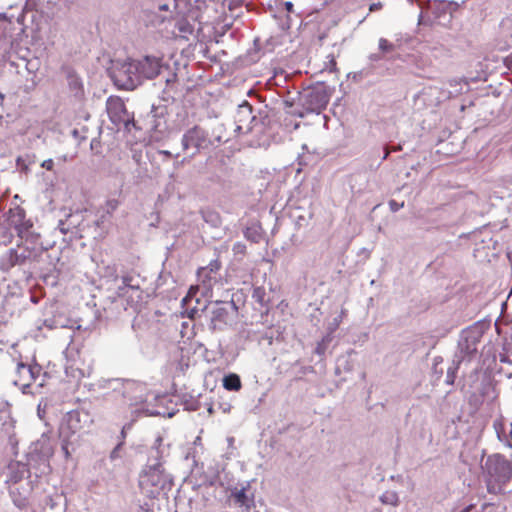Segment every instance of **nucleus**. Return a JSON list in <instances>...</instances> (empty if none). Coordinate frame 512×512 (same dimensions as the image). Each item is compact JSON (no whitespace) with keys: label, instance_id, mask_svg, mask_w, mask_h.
<instances>
[{"label":"nucleus","instance_id":"4","mask_svg":"<svg viewBox=\"0 0 512 512\" xmlns=\"http://www.w3.org/2000/svg\"><path fill=\"white\" fill-rule=\"evenodd\" d=\"M40 373L41 367L38 365L19 363L13 382L24 394L31 393L30 388Z\"/></svg>","mask_w":512,"mask_h":512},{"label":"nucleus","instance_id":"18","mask_svg":"<svg viewBox=\"0 0 512 512\" xmlns=\"http://www.w3.org/2000/svg\"><path fill=\"white\" fill-rule=\"evenodd\" d=\"M246 249V245L243 242H236L232 248L235 255L241 256H244L246 254Z\"/></svg>","mask_w":512,"mask_h":512},{"label":"nucleus","instance_id":"29","mask_svg":"<svg viewBox=\"0 0 512 512\" xmlns=\"http://www.w3.org/2000/svg\"><path fill=\"white\" fill-rule=\"evenodd\" d=\"M284 7L287 12H289V13L293 12V3L292 2H289V1L285 2Z\"/></svg>","mask_w":512,"mask_h":512},{"label":"nucleus","instance_id":"11","mask_svg":"<svg viewBox=\"0 0 512 512\" xmlns=\"http://www.w3.org/2000/svg\"><path fill=\"white\" fill-rule=\"evenodd\" d=\"M161 465L156 464L154 466H150L147 471H145L144 475L141 478V484L145 482H151L153 485L158 483L161 474Z\"/></svg>","mask_w":512,"mask_h":512},{"label":"nucleus","instance_id":"26","mask_svg":"<svg viewBox=\"0 0 512 512\" xmlns=\"http://www.w3.org/2000/svg\"><path fill=\"white\" fill-rule=\"evenodd\" d=\"M53 166H54V162L52 159L45 160L42 163V167L47 170H52Z\"/></svg>","mask_w":512,"mask_h":512},{"label":"nucleus","instance_id":"2","mask_svg":"<svg viewBox=\"0 0 512 512\" xmlns=\"http://www.w3.org/2000/svg\"><path fill=\"white\" fill-rule=\"evenodd\" d=\"M181 144L183 151H191V156H195L202 150L208 149L211 140L203 128L194 126L183 134Z\"/></svg>","mask_w":512,"mask_h":512},{"label":"nucleus","instance_id":"15","mask_svg":"<svg viewBox=\"0 0 512 512\" xmlns=\"http://www.w3.org/2000/svg\"><path fill=\"white\" fill-rule=\"evenodd\" d=\"M381 501L385 504L396 506L398 504V496L394 492H386L381 496Z\"/></svg>","mask_w":512,"mask_h":512},{"label":"nucleus","instance_id":"34","mask_svg":"<svg viewBox=\"0 0 512 512\" xmlns=\"http://www.w3.org/2000/svg\"><path fill=\"white\" fill-rule=\"evenodd\" d=\"M488 488H489L490 491L491 490H493V491L496 490L495 486L491 485L490 483L488 484Z\"/></svg>","mask_w":512,"mask_h":512},{"label":"nucleus","instance_id":"6","mask_svg":"<svg viewBox=\"0 0 512 512\" xmlns=\"http://www.w3.org/2000/svg\"><path fill=\"white\" fill-rule=\"evenodd\" d=\"M106 110L110 120L116 125H127L131 120L125 103L119 96H110L107 99Z\"/></svg>","mask_w":512,"mask_h":512},{"label":"nucleus","instance_id":"28","mask_svg":"<svg viewBox=\"0 0 512 512\" xmlns=\"http://www.w3.org/2000/svg\"><path fill=\"white\" fill-rule=\"evenodd\" d=\"M381 8H382V4L380 2H378V3L371 4L369 10L375 11V10H379Z\"/></svg>","mask_w":512,"mask_h":512},{"label":"nucleus","instance_id":"23","mask_svg":"<svg viewBox=\"0 0 512 512\" xmlns=\"http://www.w3.org/2000/svg\"><path fill=\"white\" fill-rule=\"evenodd\" d=\"M123 445V442H120L110 453V459L115 460L120 457L119 451Z\"/></svg>","mask_w":512,"mask_h":512},{"label":"nucleus","instance_id":"16","mask_svg":"<svg viewBox=\"0 0 512 512\" xmlns=\"http://www.w3.org/2000/svg\"><path fill=\"white\" fill-rule=\"evenodd\" d=\"M118 206H119V201L117 199H109L106 201V203L104 205V209H105L106 213L109 216H111L116 211Z\"/></svg>","mask_w":512,"mask_h":512},{"label":"nucleus","instance_id":"5","mask_svg":"<svg viewBox=\"0 0 512 512\" xmlns=\"http://www.w3.org/2000/svg\"><path fill=\"white\" fill-rule=\"evenodd\" d=\"M228 492V501L242 512H250L255 507L254 493L248 483L229 488Z\"/></svg>","mask_w":512,"mask_h":512},{"label":"nucleus","instance_id":"37","mask_svg":"<svg viewBox=\"0 0 512 512\" xmlns=\"http://www.w3.org/2000/svg\"><path fill=\"white\" fill-rule=\"evenodd\" d=\"M167 416L172 417L174 414L172 412L167 413Z\"/></svg>","mask_w":512,"mask_h":512},{"label":"nucleus","instance_id":"36","mask_svg":"<svg viewBox=\"0 0 512 512\" xmlns=\"http://www.w3.org/2000/svg\"><path fill=\"white\" fill-rule=\"evenodd\" d=\"M19 216L24 217V212H23V210H20V211H19Z\"/></svg>","mask_w":512,"mask_h":512},{"label":"nucleus","instance_id":"22","mask_svg":"<svg viewBox=\"0 0 512 512\" xmlns=\"http://www.w3.org/2000/svg\"><path fill=\"white\" fill-rule=\"evenodd\" d=\"M11 406L6 400H0V413L10 414Z\"/></svg>","mask_w":512,"mask_h":512},{"label":"nucleus","instance_id":"25","mask_svg":"<svg viewBox=\"0 0 512 512\" xmlns=\"http://www.w3.org/2000/svg\"><path fill=\"white\" fill-rule=\"evenodd\" d=\"M201 279V282L204 285H207L208 287H211V277L209 276V273H206L202 277H199Z\"/></svg>","mask_w":512,"mask_h":512},{"label":"nucleus","instance_id":"1","mask_svg":"<svg viewBox=\"0 0 512 512\" xmlns=\"http://www.w3.org/2000/svg\"><path fill=\"white\" fill-rule=\"evenodd\" d=\"M115 85L123 90H133L140 83L139 70L135 65V60L127 61L117 67L112 74Z\"/></svg>","mask_w":512,"mask_h":512},{"label":"nucleus","instance_id":"27","mask_svg":"<svg viewBox=\"0 0 512 512\" xmlns=\"http://www.w3.org/2000/svg\"><path fill=\"white\" fill-rule=\"evenodd\" d=\"M62 450L65 454V458L68 459L70 457V451L68 449V441L65 440L64 443L62 444Z\"/></svg>","mask_w":512,"mask_h":512},{"label":"nucleus","instance_id":"10","mask_svg":"<svg viewBox=\"0 0 512 512\" xmlns=\"http://www.w3.org/2000/svg\"><path fill=\"white\" fill-rule=\"evenodd\" d=\"M228 311L224 307L217 306L212 311L211 324L214 329L219 328L221 324L226 323Z\"/></svg>","mask_w":512,"mask_h":512},{"label":"nucleus","instance_id":"7","mask_svg":"<svg viewBox=\"0 0 512 512\" xmlns=\"http://www.w3.org/2000/svg\"><path fill=\"white\" fill-rule=\"evenodd\" d=\"M135 65L139 70L140 80L154 79L160 74L162 59L155 56H145L140 60H135Z\"/></svg>","mask_w":512,"mask_h":512},{"label":"nucleus","instance_id":"19","mask_svg":"<svg viewBox=\"0 0 512 512\" xmlns=\"http://www.w3.org/2000/svg\"><path fill=\"white\" fill-rule=\"evenodd\" d=\"M482 396H483V390L481 388L479 394L474 393L470 397V399H469L470 404L475 406V407H478V406L482 405Z\"/></svg>","mask_w":512,"mask_h":512},{"label":"nucleus","instance_id":"3","mask_svg":"<svg viewBox=\"0 0 512 512\" xmlns=\"http://www.w3.org/2000/svg\"><path fill=\"white\" fill-rule=\"evenodd\" d=\"M491 481L499 485L506 484L512 477V465L501 455H493L486 462Z\"/></svg>","mask_w":512,"mask_h":512},{"label":"nucleus","instance_id":"39","mask_svg":"<svg viewBox=\"0 0 512 512\" xmlns=\"http://www.w3.org/2000/svg\"><path fill=\"white\" fill-rule=\"evenodd\" d=\"M510 437L512 438V423H511Z\"/></svg>","mask_w":512,"mask_h":512},{"label":"nucleus","instance_id":"35","mask_svg":"<svg viewBox=\"0 0 512 512\" xmlns=\"http://www.w3.org/2000/svg\"><path fill=\"white\" fill-rule=\"evenodd\" d=\"M159 415H160V413H158V412H157V413H152V414H150L149 416L156 417V416H159Z\"/></svg>","mask_w":512,"mask_h":512},{"label":"nucleus","instance_id":"32","mask_svg":"<svg viewBox=\"0 0 512 512\" xmlns=\"http://www.w3.org/2000/svg\"><path fill=\"white\" fill-rule=\"evenodd\" d=\"M473 510H474L473 506H468L462 512H474Z\"/></svg>","mask_w":512,"mask_h":512},{"label":"nucleus","instance_id":"38","mask_svg":"<svg viewBox=\"0 0 512 512\" xmlns=\"http://www.w3.org/2000/svg\"><path fill=\"white\" fill-rule=\"evenodd\" d=\"M399 149H401V147H400V146L395 147L393 150H394V151H396V150H399Z\"/></svg>","mask_w":512,"mask_h":512},{"label":"nucleus","instance_id":"21","mask_svg":"<svg viewBox=\"0 0 512 512\" xmlns=\"http://www.w3.org/2000/svg\"><path fill=\"white\" fill-rule=\"evenodd\" d=\"M197 291H198L197 286H191L187 295L182 300L183 305H185L190 298L194 297L196 295Z\"/></svg>","mask_w":512,"mask_h":512},{"label":"nucleus","instance_id":"40","mask_svg":"<svg viewBox=\"0 0 512 512\" xmlns=\"http://www.w3.org/2000/svg\"><path fill=\"white\" fill-rule=\"evenodd\" d=\"M485 390H491L490 386L485 387Z\"/></svg>","mask_w":512,"mask_h":512},{"label":"nucleus","instance_id":"9","mask_svg":"<svg viewBox=\"0 0 512 512\" xmlns=\"http://www.w3.org/2000/svg\"><path fill=\"white\" fill-rule=\"evenodd\" d=\"M223 387L228 391H239L242 388L240 376L236 373H229L222 380Z\"/></svg>","mask_w":512,"mask_h":512},{"label":"nucleus","instance_id":"20","mask_svg":"<svg viewBox=\"0 0 512 512\" xmlns=\"http://www.w3.org/2000/svg\"><path fill=\"white\" fill-rule=\"evenodd\" d=\"M244 236L246 239L252 241V242H258L259 240V234L256 233V232H253L251 228H247L245 231H244Z\"/></svg>","mask_w":512,"mask_h":512},{"label":"nucleus","instance_id":"17","mask_svg":"<svg viewBox=\"0 0 512 512\" xmlns=\"http://www.w3.org/2000/svg\"><path fill=\"white\" fill-rule=\"evenodd\" d=\"M78 422H79V418H73V417L68 418L66 424H61V426H60V434L63 437H65L66 430L69 427H72L74 423H78Z\"/></svg>","mask_w":512,"mask_h":512},{"label":"nucleus","instance_id":"14","mask_svg":"<svg viewBox=\"0 0 512 512\" xmlns=\"http://www.w3.org/2000/svg\"><path fill=\"white\" fill-rule=\"evenodd\" d=\"M378 47L382 53H390L395 50V45L385 38L379 39Z\"/></svg>","mask_w":512,"mask_h":512},{"label":"nucleus","instance_id":"13","mask_svg":"<svg viewBox=\"0 0 512 512\" xmlns=\"http://www.w3.org/2000/svg\"><path fill=\"white\" fill-rule=\"evenodd\" d=\"M177 29L183 37L193 33V26L186 20L179 21L177 23Z\"/></svg>","mask_w":512,"mask_h":512},{"label":"nucleus","instance_id":"8","mask_svg":"<svg viewBox=\"0 0 512 512\" xmlns=\"http://www.w3.org/2000/svg\"><path fill=\"white\" fill-rule=\"evenodd\" d=\"M255 120L252 106L247 102L241 105L235 115L236 131L239 133H247L252 129V122Z\"/></svg>","mask_w":512,"mask_h":512},{"label":"nucleus","instance_id":"33","mask_svg":"<svg viewBox=\"0 0 512 512\" xmlns=\"http://www.w3.org/2000/svg\"><path fill=\"white\" fill-rule=\"evenodd\" d=\"M390 154V150L389 149H386L385 153H384V156H383V159H386L388 157V155Z\"/></svg>","mask_w":512,"mask_h":512},{"label":"nucleus","instance_id":"24","mask_svg":"<svg viewBox=\"0 0 512 512\" xmlns=\"http://www.w3.org/2000/svg\"><path fill=\"white\" fill-rule=\"evenodd\" d=\"M403 206H404V202L398 203L396 200L389 201V207H390L391 211H393V212L398 211Z\"/></svg>","mask_w":512,"mask_h":512},{"label":"nucleus","instance_id":"12","mask_svg":"<svg viewBox=\"0 0 512 512\" xmlns=\"http://www.w3.org/2000/svg\"><path fill=\"white\" fill-rule=\"evenodd\" d=\"M221 267L218 260L211 261L207 267H201L198 269V277H202L206 273H216Z\"/></svg>","mask_w":512,"mask_h":512},{"label":"nucleus","instance_id":"31","mask_svg":"<svg viewBox=\"0 0 512 512\" xmlns=\"http://www.w3.org/2000/svg\"><path fill=\"white\" fill-rule=\"evenodd\" d=\"M129 427H130V426H128V428H129ZM126 429H127V426H124V427L122 428V431H121V436H122V438H123V439L126 437Z\"/></svg>","mask_w":512,"mask_h":512},{"label":"nucleus","instance_id":"30","mask_svg":"<svg viewBox=\"0 0 512 512\" xmlns=\"http://www.w3.org/2000/svg\"><path fill=\"white\" fill-rule=\"evenodd\" d=\"M160 153L165 155L168 158H171L173 156L171 152L166 151V150L160 151Z\"/></svg>","mask_w":512,"mask_h":512}]
</instances>
